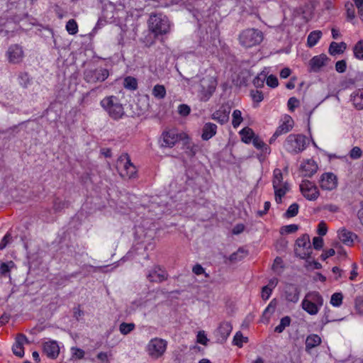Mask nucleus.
<instances>
[{
    "label": "nucleus",
    "mask_w": 363,
    "mask_h": 363,
    "mask_svg": "<svg viewBox=\"0 0 363 363\" xmlns=\"http://www.w3.org/2000/svg\"><path fill=\"white\" fill-rule=\"evenodd\" d=\"M149 30L155 36L162 35L170 31L171 24L168 18L162 13H151L148 19Z\"/></svg>",
    "instance_id": "nucleus-1"
},
{
    "label": "nucleus",
    "mask_w": 363,
    "mask_h": 363,
    "mask_svg": "<svg viewBox=\"0 0 363 363\" xmlns=\"http://www.w3.org/2000/svg\"><path fill=\"white\" fill-rule=\"evenodd\" d=\"M100 104L113 120H119L125 115L124 108L118 97L109 96L103 99Z\"/></svg>",
    "instance_id": "nucleus-2"
},
{
    "label": "nucleus",
    "mask_w": 363,
    "mask_h": 363,
    "mask_svg": "<svg viewBox=\"0 0 363 363\" xmlns=\"http://www.w3.org/2000/svg\"><path fill=\"white\" fill-rule=\"evenodd\" d=\"M272 185L275 201L277 203H281L282 198L290 191V186L287 182L283 181V174L279 169L274 170Z\"/></svg>",
    "instance_id": "nucleus-3"
},
{
    "label": "nucleus",
    "mask_w": 363,
    "mask_h": 363,
    "mask_svg": "<svg viewBox=\"0 0 363 363\" xmlns=\"http://www.w3.org/2000/svg\"><path fill=\"white\" fill-rule=\"evenodd\" d=\"M263 38V33L261 30L255 28H247L240 33L238 40L241 45L249 48L259 45Z\"/></svg>",
    "instance_id": "nucleus-4"
},
{
    "label": "nucleus",
    "mask_w": 363,
    "mask_h": 363,
    "mask_svg": "<svg viewBox=\"0 0 363 363\" xmlns=\"http://www.w3.org/2000/svg\"><path fill=\"white\" fill-rule=\"evenodd\" d=\"M307 138L301 134H290L286 138L284 147L286 151L292 154H297L306 147Z\"/></svg>",
    "instance_id": "nucleus-5"
},
{
    "label": "nucleus",
    "mask_w": 363,
    "mask_h": 363,
    "mask_svg": "<svg viewBox=\"0 0 363 363\" xmlns=\"http://www.w3.org/2000/svg\"><path fill=\"white\" fill-rule=\"evenodd\" d=\"M116 169L123 178L130 179L136 174V168L127 153H123L116 161Z\"/></svg>",
    "instance_id": "nucleus-6"
},
{
    "label": "nucleus",
    "mask_w": 363,
    "mask_h": 363,
    "mask_svg": "<svg viewBox=\"0 0 363 363\" xmlns=\"http://www.w3.org/2000/svg\"><path fill=\"white\" fill-rule=\"evenodd\" d=\"M167 342L162 338L155 337L151 339L146 346V352L152 359L162 357L166 352Z\"/></svg>",
    "instance_id": "nucleus-7"
},
{
    "label": "nucleus",
    "mask_w": 363,
    "mask_h": 363,
    "mask_svg": "<svg viewBox=\"0 0 363 363\" xmlns=\"http://www.w3.org/2000/svg\"><path fill=\"white\" fill-rule=\"evenodd\" d=\"M109 76L108 69L99 67L87 68L84 71L83 78L89 84H96L104 82Z\"/></svg>",
    "instance_id": "nucleus-8"
},
{
    "label": "nucleus",
    "mask_w": 363,
    "mask_h": 363,
    "mask_svg": "<svg viewBox=\"0 0 363 363\" xmlns=\"http://www.w3.org/2000/svg\"><path fill=\"white\" fill-rule=\"evenodd\" d=\"M217 86V82L213 77H203L199 83V96L201 101H207L213 95Z\"/></svg>",
    "instance_id": "nucleus-9"
},
{
    "label": "nucleus",
    "mask_w": 363,
    "mask_h": 363,
    "mask_svg": "<svg viewBox=\"0 0 363 363\" xmlns=\"http://www.w3.org/2000/svg\"><path fill=\"white\" fill-rule=\"evenodd\" d=\"M296 253L302 259L310 257V255L311 253V245L308 235L304 234L298 238L296 241Z\"/></svg>",
    "instance_id": "nucleus-10"
},
{
    "label": "nucleus",
    "mask_w": 363,
    "mask_h": 363,
    "mask_svg": "<svg viewBox=\"0 0 363 363\" xmlns=\"http://www.w3.org/2000/svg\"><path fill=\"white\" fill-rule=\"evenodd\" d=\"M300 190L303 196L308 200L315 201L319 196L317 186L308 180L302 181L300 184Z\"/></svg>",
    "instance_id": "nucleus-11"
},
{
    "label": "nucleus",
    "mask_w": 363,
    "mask_h": 363,
    "mask_svg": "<svg viewBox=\"0 0 363 363\" xmlns=\"http://www.w3.org/2000/svg\"><path fill=\"white\" fill-rule=\"evenodd\" d=\"M294 126V121L290 116H285L281 124L277 128L276 131L269 140V143H274L276 139L283 135L289 132Z\"/></svg>",
    "instance_id": "nucleus-12"
},
{
    "label": "nucleus",
    "mask_w": 363,
    "mask_h": 363,
    "mask_svg": "<svg viewBox=\"0 0 363 363\" xmlns=\"http://www.w3.org/2000/svg\"><path fill=\"white\" fill-rule=\"evenodd\" d=\"M319 184L322 189L331 191L337 187V178L332 172H325L321 175Z\"/></svg>",
    "instance_id": "nucleus-13"
},
{
    "label": "nucleus",
    "mask_w": 363,
    "mask_h": 363,
    "mask_svg": "<svg viewBox=\"0 0 363 363\" xmlns=\"http://www.w3.org/2000/svg\"><path fill=\"white\" fill-rule=\"evenodd\" d=\"M6 56L10 63L18 64L21 62L24 57L22 47L16 44L11 45L6 52Z\"/></svg>",
    "instance_id": "nucleus-14"
},
{
    "label": "nucleus",
    "mask_w": 363,
    "mask_h": 363,
    "mask_svg": "<svg viewBox=\"0 0 363 363\" xmlns=\"http://www.w3.org/2000/svg\"><path fill=\"white\" fill-rule=\"evenodd\" d=\"M167 273L162 269L160 267L155 266L147 275V279L151 282L160 283L167 279Z\"/></svg>",
    "instance_id": "nucleus-15"
},
{
    "label": "nucleus",
    "mask_w": 363,
    "mask_h": 363,
    "mask_svg": "<svg viewBox=\"0 0 363 363\" xmlns=\"http://www.w3.org/2000/svg\"><path fill=\"white\" fill-rule=\"evenodd\" d=\"M328 57L325 54L314 56L309 62L311 71L318 72L320 69L326 65Z\"/></svg>",
    "instance_id": "nucleus-16"
},
{
    "label": "nucleus",
    "mask_w": 363,
    "mask_h": 363,
    "mask_svg": "<svg viewBox=\"0 0 363 363\" xmlns=\"http://www.w3.org/2000/svg\"><path fill=\"white\" fill-rule=\"evenodd\" d=\"M300 290L294 284H286L284 289V296L287 301L297 303L299 299Z\"/></svg>",
    "instance_id": "nucleus-17"
},
{
    "label": "nucleus",
    "mask_w": 363,
    "mask_h": 363,
    "mask_svg": "<svg viewBox=\"0 0 363 363\" xmlns=\"http://www.w3.org/2000/svg\"><path fill=\"white\" fill-rule=\"evenodd\" d=\"M43 352L51 359L57 357L60 353V347L56 341H48L43 344Z\"/></svg>",
    "instance_id": "nucleus-18"
},
{
    "label": "nucleus",
    "mask_w": 363,
    "mask_h": 363,
    "mask_svg": "<svg viewBox=\"0 0 363 363\" xmlns=\"http://www.w3.org/2000/svg\"><path fill=\"white\" fill-rule=\"evenodd\" d=\"M301 170L303 173V176L311 177L318 170V165L313 160H307L301 165Z\"/></svg>",
    "instance_id": "nucleus-19"
},
{
    "label": "nucleus",
    "mask_w": 363,
    "mask_h": 363,
    "mask_svg": "<svg viewBox=\"0 0 363 363\" xmlns=\"http://www.w3.org/2000/svg\"><path fill=\"white\" fill-rule=\"evenodd\" d=\"M163 142L162 146L172 147L179 140L178 134L174 130H169L162 134Z\"/></svg>",
    "instance_id": "nucleus-20"
},
{
    "label": "nucleus",
    "mask_w": 363,
    "mask_h": 363,
    "mask_svg": "<svg viewBox=\"0 0 363 363\" xmlns=\"http://www.w3.org/2000/svg\"><path fill=\"white\" fill-rule=\"evenodd\" d=\"M230 112L229 108L221 107L212 114L211 118L218 121L221 125L225 124L229 120Z\"/></svg>",
    "instance_id": "nucleus-21"
},
{
    "label": "nucleus",
    "mask_w": 363,
    "mask_h": 363,
    "mask_svg": "<svg viewBox=\"0 0 363 363\" xmlns=\"http://www.w3.org/2000/svg\"><path fill=\"white\" fill-rule=\"evenodd\" d=\"M217 133V125L213 123H206L202 128L201 138L203 140H208Z\"/></svg>",
    "instance_id": "nucleus-22"
},
{
    "label": "nucleus",
    "mask_w": 363,
    "mask_h": 363,
    "mask_svg": "<svg viewBox=\"0 0 363 363\" xmlns=\"http://www.w3.org/2000/svg\"><path fill=\"white\" fill-rule=\"evenodd\" d=\"M338 236L340 240L347 245H352L354 238L357 237L354 233L345 228L338 231Z\"/></svg>",
    "instance_id": "nucleus-23"
},
{
    "label": "nucleus",
    "mask_w": 363,
    "mask_h": 363,
    "mask_svg": "<svg viewBox=\"0 0 363 363\" xmlns=\"http://www.w3.org/2000/svg\"><path fill=\"white\" fill-rule=\"evenodd\" d=\"M354 106L358 110L363 109V89L356 90L351 95Z\"/></svg>",
    "instance_id": "nucleus-24"
},
{
    "label": "nucleus",
    "mask_w": 363,
    "mask_h": 363,
    "mask_svg": "<svg viewBox=\"0 0 363 363\" xmlns=\"http://www.w3.org/2000/svg\"><path fill=\"white\" fill-rule=\"evenodd\" d=\"M301 307L305 311L312 315H316L320 309V308H318L314 303H311L305 297L301 302Z\"/></svg>",
    "instance_id": "nucleus-25"
},
{
    "label": "nucleus",
    "mask_w": 363,
    "mask_h": 363,
    "mask_svg": "<svg viewBox=\"0 0 363 363\" xmlns=\"http://www.w3.org/2000/svg\"><path fill=\"white\" fill-rule=\"evenodd\" d=\"M305 298L314 303L318 308H320L323 305V298L322 296L317 291L308 292L306 294Z\"/></svg>",
    "instance_id": "nucleus-26"
},
{
    "label": "nucleus",
    "mask_w": 363,
    "mask_h": 363,
    "mask_svg": "<svg viewBox=\"0 0 363 363\" xmlns=\"http://www.w3.org/2000/svg\"><path fill=\"white\" fill-rule=\"evenodd\" d=\"M321 342L320 337L315 334L308 335L306 340V350L309 351L315 347L319 345Z\"/></svg>",
    "instance_id": "nucleus-27"
},
{
    "label": "nucleus",
    "mask_w": 363,
    "mask_h": 363,
    "mask_svg": "<svg viewBox=\"0 0 363 363\" xmlns=\"http://www.w3.org/2000/svg\"><path fill=\"white\" fill-rule=\"evenodd\" d=\"M233 327L228 322H223L220 323L218 333L220 335L223 340H225L232 331Z\"/></svg>",
    "instance_id": "nucleus-28"
},
{
    "label": "nucleus",
    "mask_w": 363,
    "mask_h": 363,
    "mask_svg": "<svg viewBox=\"0 0 363 363\" xmlns=\"http://www.w3.org/2000/svg\"><path fill=\"white\" fill-rule=\"evenodd\" d=\"M346 44L343 42L337 43L336 42H332L329 47V53L332 55L340 54L344 52L346 49Z\"/></svg>",
    "instance_id": "nucleus-29"
},
{
    "label": "nucleus",
    "mask_w": 363,
    "mask_h": 363,
    "mask_svg": "<svg viewBox=\"0 0 363 363\" xmlns=\"http://www.w3.org/2000/svg\"><path fill=\"white\" fill-rule=\"evenodd\" d=\"M322 33L320 30L312 31L308 36L307 45L309 48H312L316 45L319 39L321 38Z\"/></svg>",
    "instance_id": "nucleus-30"
},
{
    "label": "nucleus",
    "mask_w": 363,
    "mask_h": 363,
    "mask_svg": "<svg viewBox=\"0 0 363 363\" xmlns=\"http://www.w3.org/2000/svg\"><path fill=\"white\" fill-rule=\"evenodd\" d=\"M240 134L242 137V140L245 143H250L254 138L255 133L250 128H245L240 130Z\"/></svg>",
    "instance_id": "nucleus-31"
},
{
    "label": "nucleus",
    "mask_w": 363,
    "mask_h": 363,
    "mask_svg": "<svg viewBox=\"0 0 363 363\" xmlns=\"http://www.w3.org/2000/svg\"><path fill=\"white\" fill-rule=\"evenodd\" d=\"M152 95L158 99H164L166 96L165 87L160 84L155 85L152 89Z\"/></svg>",
    "instance_id": "nucleus-32"
},
{
    "label": "nucleus",
    "mask_w": 363,
    "mask_h": 363,
    "mask_svg": "<svg viewBox=\"0 0 363 363\" xmlns=\"http://www.w3.org/2000/svg\"><path fill=\"white\" fill-rule=\"evenodd\" d=\"M123 86L127 89L135 90L138 88L137 79L133 77H126L123 80Z\"/></svg>",
    "instance_id": "nucleus-33"
},
{
    "label": "nucleus",
    "mask_w": 363,
    "mask_h": 363,
    "mask_svg": "<svg viewBox=\"0 0 363 363\" xmlns=\"http://www.w3.org/2000/svg\"><path fill=\"white\" fill-rule=\"evenodd\" d=\"M291 320L289 316L283 317L280 320V323L274 328V331L278 333H282L286 327L290 325Z\"/></svg>",
    "instance_id": "nucleus-34"
},
{
    "label": "nucleus",
    "mask_w": 363,
    "mask_h": 363,
    "mask_svg": "<svg viewBox=\"0 0 363 363\" xmlns=\"http://www.w3.org/2000/svg\"><path fill=\"white\" fill-rule=\"evenodd\" d=\"M267 72L265 71L261 72L257 76L253 79V84L257 88H261L264 86V83L266 81Z\"/></svg>",
    "instance_id": "nucleus-35"
},
{
    "label": "nucleus",
    "mask_w": 363,
    "mask_h": 363,
    "mask_svg": "<svg viewBox=\"0 0 363 363\" xmlns=\"http://www.w3.org/2000/svg\"><path fill=\"white\" fill-rule=\"evenodd\" d=\"M246 255L247 252L244 249L239 248L237 252H233L230 255L229 259L232 262H235L241 260L246 256Z\"/></svg>",
    "instance_id": "nucleus-36"
},
{
    "label": "nucleus",
    "mask_w": 363,
    "mask_h": 363,
    "mask_svg": "<svg viewBox=\"0 0 363 363\" xmlns=\"http://www.w3.org/2000/svg\"><path fill=\"white\" fill-rule=\"evenodd\" d=\"M135 328V325L133 323H122L119 325V330L121 334L126 335L131 333Z\"/></svg>",
    "instance_id": "nucleus-37"
},
{
    "label": "nucleus",
    "mask_w": 363,
    "mask_h": 363,
    "mask_svg": "<svg viewBox=\"0 0 363 363\" xmlns=\"http://www.w3.org/2000/svg\"><path fill=\"white\" fill-rule=\"evenodd\" d=\"M247 342L248 338L247 337H244L240 331H238L235 333L233 340V343L239 347H242L243 342Z\"/></svg>",
    "instance_id": "nucleus-38"
},
{
    "label": "nucleus",
    "mask_w": 363,
    "mask_h": 363,
    "mask_svg": "<svg viewBox=\"0 0 363 363\" xmlns=\"http://www.w3.org/2000/svg\"><path fill=\"white\" fill-rule=\"evenodd\" d=\"M19 84L23 88H27L30 84L31 79L27 72H21L18 77Z\"/></svg>",
    "instance_id": "nucleus-39"
},
{
    "label": "nucleus",
    "mask_w": 363,
    "mask_h": 363,
    "mask_svg": "<svg viewBox=\"0 0 363 363\" xmlns=\"http://www.w3.org/2000/svg\"><path fill=\"white\" fill-rule=\"evenodd\" d=\"M298 208H299V206L298 203H292L291 205L289 206V207L285 212L284 216L288 218L296 216L298 213Z\"/></svg>",
    "instance_id": "nucleus-40"
},
{
    "label": "nucleus",
    "mask_w": 363,
    "mask_h": 363,
    "mask_svg": "<svg viewBox=\"0 0 363 363\" xmlns=\"http://www.w3.org/2000/svg\"><path fill=\"white\" fill-rule=\"evenodd\" d=\"M343 295L342 293L336 292L331 296L330 303L335 307H340L342 303Z\"/></svg>",
    "instance_id": "nucleus-41"
},
{
    "label": "nucleus",
    "mask_w": 363,
    "mask_h": 363,
    "mask_svg": "<svg viewBox=\"0 0 363 363\" xmlns=\"http://www.w3.org/2000/svg\"><path fill=\"white\" fill-rule=\"evenodd\" d=\"M354 55L359 60H363V40H359L353 48Z\"/></svg>",
    "instance_id": "nucleus-42"
},
{
    "label": "nucleus",
    "mask_w": 363,
    "mask_h": 363,
    "mask_svg": "<svg viewBox=\"0 0 363 363\" xmlns=\"http://www.w3.org/2000/svg\"><path fill=\"white\" fill-rule=\"evenodd\" d=\"M66 30L70 35H74L78 32V25L74 19H70L67 22Z\"/></svg>",
    "instance_id": "nucleus-43"
},
{
    "label": "nucleus",
    "mask_w": 363,
    "mask_h": 363,
    "mask_svg": "<svg viewBox=\"0 0 363 363\" xmlns=\"http://www.w3.org/2000/svg\"><path fill=\"white\" fill-rule=\"evenodd\" d=\"M252 142L253 145L258 150H262L264 152H267L269 150L267 145L257 136H255Z\"/></svg>",
    "instance_id": "nucleus-44"
},
{
    "label": "nucleus",
    "mask_w": 363,
    "mask_h": 363,
    "mask_svg": "<svg viewBox=\"0 0 363 363\" xmlns=\"http://www.w3.org/2000/svg\"><path fill=\"white\" fill-rule=\"evenodd\" d=\"M232 116H233L232 125L235 128H236L240 125V124L242 121L241 111L238 109L235 110L233 112Z\"/></svg>",
    "instance_id": "nucleus-45"
},
{
    "label": "nucleus",
    "mask_w": 363,
    "mask_h": 363,
    "mask_svg": "<svg viewBox=\"0 0 363 363\" xmlns=\"http://www.w3.org/2000/svg\"><path fill=\"white\" fill-rule=\"evenodd\" d=\"M13 265L14 263L12 261L9 262H0V275H6L10 272L11 268H12Z\"/></svg>",
    "instance_id": "nucleus-46"
},
{
    "label": "nucleus",
    "mask_w": 363,
    "mask_h": 363,
    "mask_svg": "<svg viewBox=\"0 0 363 363\" xmlns=\"http://www.w3.org/2000/svg\"><path fill=\"white\" fill-rule=\"evenodd\" d=\"M354 308L359 314L363 315V296H359L355 298Z\"/></svg>",
    "instance_id": "nucleus-47"
},
{
    "label": "nucleus",
    "mask_w": 363,
    "mask_h": 363,
    "mask_svg": "<svg viewBox=\"0 0 363 363\" xmlns=\"http://www.w3.org/2000/svg\"><path fill=\"white\" fill-rule=\"evenodd\" d=\"M67 203L65 201H62L58 198H57L54 200L53 209L55 212L62 211L63 208L67 207Z\"/></svg>",
    "instance_id": "nucleus-48"
},
{
    "label": "nucleus",
    "mask_w": 363,
    "mask_h": 363,
    "mask_svg": "<svg viewBox=\"0 0 363 363\" xmlns=\"http://www.w3.org/2000/svg\"><path fill=\"white\" fill-rule=\"evenodd\" d=\"M345 9L347 11V18L349 20H352L355 17V11L354 5L352 3H347L345 4Z\"/></svg>",
    "instance_id": "nucleus-49"
},
{
    "label": "nucleus",
    "mask_w": 363,
    "mask_h": 363,
    "mask_svg": "<svg viewBox=\"0 0 363 363\" xmlns=\"http://www.w3.org/2000/svg\"><path fill=\"white\" fill-rule=\"evenodd\" d=\"M199 147L197 145L194 144L189 143L186 145V153L188 156L192 157L195 156L196 152H198Z\"/></svg>",
    "instance_id": "nucleus-50"
},
{
    "label": "nucleus",
    "mask_w": 363,
    "mask_h": 363,
    "mask_svg": "<svg viewBox=\"0 0 363 363\" xmlns=\"http://www.w3.org/2000/svg\"><path fill=\"white\" fill-rule=\"evenodd\" d=\"M250 96L253 101L257 103L261 102L264 99L262 92L258 90H252L250 91Z\"/></svg>",
    "instance_id": "nucleus-51"
},
{
    "label": "nucleus",
    "mask_w": 363,
    "mask_h": 363,
    "mask_svg": "<svg viewBox=\"0 0 363 363\" xmlns=\"http://www.w3.org/2000/svg\"><path fill=\"white\" fill-rule=\"evenodd\" d=\"M13 352L15 355L23 357L24 355V348L23 346L20 344H14L12 347Z\"/></svg>",
    "instance_id": "nucleus-52"
},
{
    "label": "nucleus",
    "mask_w": 363,
    "mask_h": 363,
    "mask_svg": "<svg viewBox=\"0 0 363 363\" xmlns=\"http://www.w3.org/2000/svg\"><path fill=\"white\" fill-rule=\"evenodd\" d=\"M12 240V236L10 233H7L0 242V250H4Z\"/></svg>",
    "instance_id": "nucleus-53"
},
{
    "label": "nucleus",
    "mask_w": 363,
    "mask_h": 363,
    "mask_svg": "<svg viewBox=\"0 0 363 363\" xmlns=\"http://www.w3.org/2000/svg\"><path fill=\"white\" fill-rule=\"evenodd\" d=\"M266 83L269 86L272 88L277 87L279 84L277 77L273 74H271L268 77L267 76Z\"/></svg>",
    "instance_id": "nucleus-54"
},
{
    "label": "nucleus",
    "mask_w": 363,
    "mask_h": 363,
    "mask_svg": "<svg viewBox=\"0 0 363 363\" xmlns=\"http://www.w3.org/2000/svg\"><path fill=\"white\" fill-rule=\"evenodd\" d=\"M362 152L359 147H354L350 152V157L353 160H357L361 157Z\"/></svg>",
    "instance_id": "nucleus-55"
},
{
    "label": "nucleus",
    "mask_w": 363,
    "mask_h": 363,
    "mask_svg": "<svg viewBox=\"0 0 363 363\" xmlns=\"http://www.w3.org/2000/svg\"><path fill=\"white\" fill-rule=\"evenodd\" d=\"M191 108L186 104H180L178 107V113L182 116H186L190 113Z\"/></svg>",
    "instance_id": "nucleus-56"
},
{
    "label": "nucleus",
    "mask_w": 363,
    "mask_h": 363,
    "mask_svg": "<svg viewBox=\"0 0 363 363\" xmlns=\"http://www.w3.org/2000/svg\"><path fill=\"white\" fill-rule=\"evenodd\" d=\"M347 68V64L345 60H339L335 64V69L339 73H343Z\"/></svg>",
    "instance_id": "nucleus-57"
},
{
    "label": "nucleus",
    "mask_w": 363,
    "mask_h": 363,
    "mask_svg": "<svg viewBox=\"0 0 363 363\" xmlns=\"http://www.w3.org/2000/svg\"><path fill=\"white\" fill-rule=\"evenodd\" d=\"M299 104V101L295 97H291L288 100L287 106L291 111H294L295 108L297 107Z\"/></svg>",
    "instance_id": "nucleus-58"
},
{
    "label": "nucleus",
    "mask_w": 363,
    "mask_h": 363,
    "mask_svg": "<svg viewBox=\"0 0 363 363\" xmlns=\"http://www.w3.org/2000/svg\"><path fill=\"white\" fill-rule=\"evenodd\" d=\"M328 231L327 225L324 221H321L319 223L318 225L317 233L319 235L323 236L326 235Z\"/></svg>",
    "instance_id": "nucleus-59"
},
{
    "label": "nucleus",
    "mask_w": 363,
    "mask_h": 363,
    "mask_svg": "<svg viewBox=\"0 0 363 363\" xmlns=\"http://www.w3.org/2000/svg\"><path fill=\"white\" fill-rule=\"evenodd\" d=\"M192 272L196 275L205 274V277H208V274L205 273L204 268L199 264H196L193 267Z\"/></svg>",
    "instance_id": "nucleus-60"
},
{
    "label": "nucleus",
    "mask_w": 363,
    "mask_h": 363,
    "mask_svg": "<svg viewBox=\"0 0 363 363\" xmlns=\"http://www.w3.org/2000/svg\"><path fill=\"white\" fill-rule=\"evenodd\" d=\"M196 338L197 342L203 345H206L208 340L204 331H199L197 334Z\"/></svg>",
    "instance_id": "nucleus-61"
},
{
    "label": "nucleus",
    "mask_w": 363,
    "mask_h": 363,
    "mask_svg": "<svg viewBox=\"0 0 363 363\" xmlns=\"http://www.w3.org/2000/svg\"><path fill=\"white\" fill-rule=\"evenodd\" d=\"M314 249L320 250L323 246V239L321 237H314L313 239Z\"/></svg>",
    "instance_id": "nucleus-62"
},
{
    "label": "nucleus",
    "mask_w": 363,
    "mask_h": 363,
    "mask_svg": "<svg viewBox=\"0 0 363 363\" xmlns=\"http://www.w3.org/2000/svg\"><path fill=\"white\" fill-rule=\"evenodd\" d=\"M73 357L80 359H82L84 356V351L82 349L77 347L72 348Z\"/></svg>",
    "instance_id": "nucleus-63"
},
{
    "label": "nucleus",
    "mask_w": 363,
    "mask_h": 363,
    "mask_svg": "<svg viewBox=\"0 0 363 363\" xmlns=\"http://www.w3.org/2000/svg\"><path fill=\"white\" fill-rule=\"evenodd\" d=\"M272 291V290L269 286H264L262 290V298L264 300H267L269 298Z\"/></svg>",
    "instance_id": "nucleus-64"
}]
</instances>
